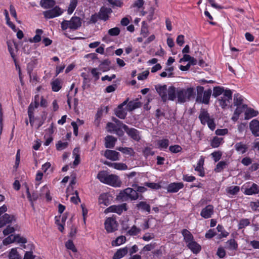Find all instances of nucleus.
Here are the masks:
<instances>
[{"mask_svg":"<svg viewBox=\"0 0 259 259\" xmlns=\"http://www.w3.org/2000/svg\"><path fill=\"white\" fill-rule=\"evenodd\" d=\"M97 178L101 182L114 187H119L121 185V182L118 176L109 174L104 170L99 172Z\"/></svg>","mask_w":259,"mask_h":259,"instance_id":"obj_1","label":"nucleus"},{"mask_svg":"<svg viewBox=\"0 0 259 259\" xmlns=\"http://www.w3.org/2000/svg\"><path fill=\"white\" fill-rule=\"evenodd\" d=\"M155 89L163 102L167 100L174 101L176 99L175 87L170 86L167 88L166 85L157 84L155 86Z\"/></svg>","mask_w":259,"mask_h":259,"instance_id":"obj_2","label":"nucleus"},{"mask_svg":"<svg viewBox=\"0 0 259 259\" xmlns=\"http://www.w3.org/2000/svg\"><path fill=\"white\" fill-rule=\"evenodd\" d=\"M175 96L177 99V102L180 104L189 101L194 98L195 96V91L193 88H176Z\"/></svg>","mask_w":259,"mask_h":259,"instance_id":"obj_3","label":"nucleus"},{"mask_svg":"<svg viewBox=\"0 0 259 259\" xmlns=\"http://www.w3.org/2000/svg\"><path fill=\"white\" fill-rule=\"evenodd\" d=\"M81 25V19L79 17L76 16L72 17L69 21L64 20L61 24V28L63 30L68 28L75 30L79 28Z\"/></svg>","mask_w":259,"mask_h":259,"instance_id":"obj_4","label":"nucleus"},{"mask_svg":"<svg viewBox=\"0 0 259 259\" xmlns=\"http://www.w3.org/2000/svg\"><path fill=\"white\" fill-rule=\"evenodd\" d=\"M140 196L137 191L132 188H127L121 191L118 197L122 201H127L128 199L131 200H136L139 198Z\"/></svg>","mask_w":259,"mask_h":259,"instance_id":"obj_5","label":"nucleus"},{"mask_svg":"<svg viewBox=\"0 0 259 259\" xmlns=\"http://www.w3.org/2000/svg\"><path fill=\"white\" fill-rule=\"evenodd\" d=\"M197 91L196 102L202 103L205 104H208L212 93L211 90L208 89L204 91V88L203 87L198 86L197 88Z\"/></svg>","mask_w":259,"mask_h":259,"instance_id":"obj_6","label":"nucleus"},{"mask_svg":"<svg viewBox=\"0 0 259 259\" xmlns=\"http://www.w3.org/2000/svg\"><path fill=\"white\" fill-rule=\"evenodd\" d=\"M232 100V92L230 90H225L223 96L218 100L220 106L225 108Z\"/></svg>","mask_w":259,"mask_h":259,"instance_id":"obj_7","label":"nucleus"},{"mask_svg":"<svg viewBox=\"0 0 259 259\" xmlns=\"http://www.w3.org/2000/svg\"><path fill=\"white\" fill-rule=\"evenodd\" d=\"M122 128L131 138L136 141L140 140V134L139 131L137 129L135 128H130L125 124L122 125Z\"/></svg>","mask_w":259,"mask_h":259,"instance_id":"obj_8","label":"nucleus"},{"mask_svg":"<svg viewBox=\"0 0 259 259\" xmlns=\"http://www.w3.org/2000/svg\"><path fill=\"white\" fill-rule=\"evenodd\" d=\"M63 11L59 7H55L53 9L44 12V17L47 19H51L61 15Z\"/></svg>","mask_w":259,"mask_h":259,"instance_id":"obj_9","label":"nucleus"},{"mask_svg":"<svg viewBox=\"0 0 259 259\" xmlns=\"http://www.w3.org/2000/svg\"><path fill=\"white\" fill-rule=\"evenodd\" d=\"M104 225L105 229L108 233L113 232L117 230V224L113 218H107L105 222Z\"/></svg>","mask_w":259,"mask_h":259,"instance_id":"obj_10","label":"nucleus"},{"mask_svg":"<svg viewBox=\"0 0 259 259\" xmlns=\"http://www.w3.org/2000/svg\"><path fill=\"white\" fill-rule=\"evenodd\" d=\"M126 204L123 203L121 205L110 206L105 210V212L106 213L113 212L120 214L123 211H126Z\"/></svg>","mask_w":259,"mask_h":259,"instance_id":"obj_11","label":"nucleus"},{"mask_svg":"<svg viewBox=\"0 0 259 259\" xmlns=\"http://www.w3.org/2000/svg\"><path fill=\"white\" fill-rule=\"evenodd\" d=\"M15 221V217L14 215L5 213L0 218V228Z\"/></svg>","mask_w":259,"mask_h":259,"instance_id":"obj_12","label":"nucleus"},{"mask_svg":"<svg viewBox=\"0 0 259 259\" xmlns=\"http://www.w3.org/2000/svg\"><path fill=\"white\" fill-rule=\"evenodd\" d=\"M104 156L108 159L112 161L119 160L120 154L119 152L112 150H106L104 153Z\"/></svg>","mask_w":259,"mask_h":259,"instance_id":"obj_13","label":"nucleus"},{"mask_svg":"<svg viewBox=\"0 0 259 259\" xmlns=\"http://www.w3.org/2000/svg\"><path fill=\"white\" fill-rule=\"evenodd\" d=\"M213 213V206L211 205H208L202 209L200 215L204 219H208L211 217Z\"/></svg>","mask_w":259,"mask_h":259,"instance_id":"obj_14","label":"nucleus"},{"mask_svg":"<svg viewBox=\"0 0 259 259\" xmlns=\"http://www.w3.org/2000/svg\"><path fill=\"white\" fill-rule=\"evenodd\" d=\"M184 184L182 183H172L169 184L167 187V190L168 192L176 193L182 189Z\"/></svg>","mask_w":259,"mask_h":259,"instance_id":"obj_15","label":"nucleus"},{"mask_svg":"<svg viewBox=\"0 0 259 259\" xmlns=\"http://www.w3.org/2000/svg\"><path fill=\"white\" fill-rule=\"evenodd\" d=\"M105 165L109 166V167H111L114 168V169L122 170H126L127 169V166L123 163H116V162H111L109 161H106L104 163Z\"/></svg>","mask_w":259,"mask_h":259,"instance_id":"obj_16","label":"nucleus"},{"mask_svg":"<svg viewBox=\"0 0 259 259\" xmlns=\"http://www.w3.org/2000/svg\"><path fill=\"white\" fill-rule=\"evenodd\" d=\"M249 127L254 136H259V121L257 120H252L249 123Z\"/></svg>","mask_w":259,"mask_h":259,"instance_id":"obj_17","label":"nucleus"},{"mask_svg":"<svg viewBox=\"0 0 259 259\" xmlns=\"http://www.w3.org/2000/svg\"><path fill=\"white\" fill-rule=\"evenodd\" d=\"M201 123L205 125L211 118L207 111L204 109H201L199 115Z\"/></svg>","mask_w":259,"mask_h":259,"instance_id":"obj_18","label":"nucleus"},{"mask_svg":"<svg viewBox=\"0 0 259 259\" xmlns=\"http://www.w3.org/2000/svg\"><path fill=\"white\" fill-rule=\"evenodd\" d=\"M111 12V10L107 8L102 7L98 14L99 18L104 21L109 19V14Z\"/></svg>","mask_w":259,"mask_h":259,"instance_id":"obj_19","label":"nucleus"},{"mask_svg":"<svg viewBox=\"0 0 259 259\" xmlns=\"http://www.w3.org/2000/svg\"><path fill=\"white\" fill-rule=\"evenodd\" d=\"M235 149L239 154H244L248 150V146L243 142L236 143L234 145Z\"/></svg>","mask_w":259,"mask_h":259,"instance_id":"obj_20","label":"nucleus"},{"mask_svg":"<svg viewBox=\"0 0 259 259\" xmlns=\"http://www.w3.org/2000/svg\"><path fill=\"white\" fill-rule=\"evenodd\" d=\"M117 141L116 138L112 136H107L105 138V146L107 148H113Z\"/></svg>","mask_w":259,"mask_h":259,"instance_id":"obj_21","label":"nucleus"},{"mask_svg":"<svg viewBox=\"0 0 259 259\" xmlns=\"http://www.w3.org/2000/svg\"><path fill=\"white\" fill-rule=\"evenodd\" d=\"M187 246L195 254L198 253L201 250L200 245L194 240L188 243Z\"/></svg>","mask_w":259,"mask_h":259,"instance_id":"obj_22","label":"nucleus"},{"mask_svg":"<svg viewBox=\"0 0 259 259\" xmlns=\"http://www.w3.org/2000/svg\"><path fill=\"white\" fill-rule=\"evenodd\" d=\"M39 196L40 197L45 196L48 201L52 200V197L50 194V190L48 186L45 185L41 188Z\"/></svg>","mask_w":259,"mask_h":259,"instance_id":"obj_23","label":"nucleus"},{"mask_svg":"<svg viewBox=\"0 0 259 259\" xmlns=\"http://www.w3.org/2000/svg\"><path fill=\"white\" fill-rule=\"evenodd\" d=\"M128 252L127 247H124L118 249L116 252L114 253L113 259H120L125 256Z\"/></svg>","mask_w":259,"mask_h":259,"instance_id":"obj_24","label":"nucleus"},{"mask_svg":"<svg viewBox=\"0 0 259 259\" xmlns=\"http://www.w3.org/2000/svg\"><path fill=\"white\" fill-rule=\"evenodd\" d=\"M204 160V159L201 157L198 161L197 166L195 168V170L199 172V176L203 177L204 176V171L203 169V164Z\"/></svg>","mask_w":259,"mask_h":259,"instance_id":"obj_25","label":"nucleus"},{"mask_svg":"<svg viewBox=\"0 0 259 259\" xmlns=\"http://www.w3.org/2000/svg\"><path fill=\"white\" fill-rule=\"evenodd\" d=\"M7 44L8 46V51L11 55V56L14 60V62H16V58H15V54L14 53V50L13 48V46H15V48L17 49V45L14 42L12 41L11 40H8L7 41Z\"/></svg>","mask_w":259,"mask_h":259,"instance_id":"obj_26","label":"nucleus"},{"mask_svg":"<svg viewBox=\"0 0 259 259\" xmlns=\"http://www.w3.org/2000/svg\"><path fill=\"white\" fill-rule=\"evenodd\" d=\"M225 247L230 250H236L238 248V244L234 239H231L226 242Z\"/></svg>","mask_w":259,"mask_h":259,"instance_id":"obj_27","label":"nucleus"},{"mask_svg":"<svg viewBox=\"0 0 259 259\" xmlns=\"http://www.w3.org/2000/svg\"><path fill=\"white\" fill-rule=\"evenodd\" d=\"M259 192V189L257 185L253 183L252 186L248 188H246L244 193L248 195H251L254 194H257Z\"/></svg>","mask_w":259,"mask_h":259,"instance_id":"obj_28","label":"nucleus"},{"mask_svg":"<svg viewBox=\"0 0 259 259\" xmlns=\"http://www.w3.org/2000/svg\"><path fill=\"white\" fill-rule=\"evenodd\" d=\"M182 234L184 237V239L185 242L187 244L194 240L193 236L190 231L186 229H184L182 231Z\"/></svg>","mask_w":259,"mask_h":259,"instance_id":"obj_29","label":"nucleus"},{"mask_svg":"<svg viewBox=\"0 0 259 259\" xmlns=\"http://www.w3.org/2000/svg\"><path fill=\"white\" fill-rule=\"evenodd\" d=\"M227 194L230 196L237 194L240 191V187L238 186H231L226 189Z\"/></svg>","mask_w":259,"mask_h":259,"instance_id":"obj_30","label":"nucleus"},{"mask_svg":"<svg viewBox=\"0 0 259 259\" xmlns=\"http://www.w3.org/2000/svg\"><path fill=\"white\" fill-rule=\"evenodd\" d=\"M40 5L44 9H50L55 5L54 0H41Z\"/></svg>","mask_w":259,"mask_h":259,"instance_id":"obj_31","label":"nucleus"},{"mask_svg":"<svg viewBox=\"0 0 259 259\" xmlns=\"http://www.w3.org/2000/svg\"><path fill=\"white\" fill-rule=\"evenodd\" d=\"M116 149L120 152H121L122 153L129 155L132 156H134L135 154V152L134 150V149L132 148L131 147H117Z\"/></svg>","mask_w":259,"mask_h":259,"instance_id":"obj_32","label":"nucleus"},{"mask_svg":"<svg viewBox=\"0 0 259 259\" xmlns=\"http://www.w3.org/2000/svg\"><path fill=\"white\" fill-rule=\"evenodd\" d=\"M258 114V112L257 111L254 110L253 109L251 108H247L245 112V118L246 119L251 118L257 116Z\"/></svg>","mask_w":259,"mask_h":259,"instance_id":"obj_33","label":"nucleus"},{"mask_svg":"<svg viewBox=\"0 0 259 259\" xmlns=\"http://www.w3.org/2000/svg\"><path fill=\"white\" fill-rule=\"evenodd\" d=\"M217 229L219 232H220V234L217 235V238L218 239H220L223 237H226L228 236L229 233L224 230V227L222 226L218 225L217 227Z\"/></svg>","mask_w":259,"mask_h":259,"instance_id":"obj_34","label":"nucleus"},{"mask_svg":"<svg viewBox=\"0 0 259 259\" xmlns=\"http://www.w3.org/2000/svg\"><path fill=\"white\" fill-rule=\"evenodd\" d=\"M43 31L41 29H37L35 31L36 34L32 38L29 39L31 42H38L41 40V35L42 34Z\"/></svg>","mask_w":259,"mask_h":259,"instance_id":"obj_35","label":"nucleus"},{"mask_svg":"<svg viewBox=\"0 0 259 259\" xmlns=\"http://www.w3.org/2000/svg\"><path fill=\"white\" fill-rule=\"evenodd\" d=\"M138 209H141L143 210L146 211L148 212H150V206L146 202L141 201L136 205Z\"/></svg>","mask_w":259,"mask_h":259,"instance_id":"obj_36","label":"nucleus"},{"mask_svg":"<svg viewBox=\"0 0 259 259\" xmlns=\"http://www.w3.org/2000/svg\"><path fill=\"white\" fill-rule=\"evenodd\" d=\"M115 114L119 118L124 119L126 115V112L123 108L118 106L115 110Z\"/></svg>","mask_w":259,"mask_h":259,"instance_id":"obj_37","label":"nucleus"},{"mask_svg":"<svg viewBox=\"0 0 259 259\" xmlns=\"http://www.w3.org/2000/svg\"><path fill=\"white\" fill-rule=\"evenodd\" d=\"M127 106L128 110L132 111L136 108L140 107L141 106V103L139 102L132 101L128 102Z\"/></svg>","mask_w":259,"mask_h":259,"instance_id":"obj_38","label":"nucleus"},{"mask_svg":"<svg viewBox=\"0 0 259 259\" xmlns=\"http://www.w3.org/2000/svg\"><path fill=\"white\" fill-rule=\"evenodd\" d=\"M26 193H27V198H28L29 201H31V206L33 207V202L36 201L38 199V195L35 193H32V194L31 195L28 188H27Z\"/></svg>","mask_w":259,"mask_h":259,"instance_id":"obj_39","label":"nucleus"},{"mask_svg":"<svg viewBox=\"0 0 259 259\" xmlns=\"http://www.w3.org/2000/svg\"><path fill=\"white\" fill-rule=\"evenodd\" d=\"M223 139L222 138L214 137L211 141V146L213 148H217L223 142Z\"/></svg>","mask_w":259,"mask_h":259,"instance_id":"obj_40","label":"nucleus"},{"mask_svg":"<svg viewBox=\"0 0 259 259\" xmlns=\"http://www.w3.org/2000/svg\"><path fill=\"white\" fill-rule=\"evenodd\" d=\"M157 144L159 148L166 149L169 145V141L166 139L158 140Z\"/></svg>","mask_w":259,"mask_h":259,"instance_id":"obj_41","label":"nucleus"},{"mask_svg":"<svg viewBox=\"0 0 259 259\" xmlns=\"http://www.w3.org/2000/svg\"><path fill=\"white\" fill-rule=\"evenodd\" d=\"M125 241L126 237L123 236H120L117 237L115 240L112 241V246H119L124 243Z\"/></svg>","mask_w":259,"mask_h":259,"instance_id":"obj_42","label":"nucleus"},{"mask_svg":"<svg viewBox=\"0 0 259 259\" xmlns=\"http://www.w3.org/2000/svg\"><path fill=\"white\" fill-rule=\"evenodd\" d=\"M10 259H21V257L18 253L16 248H12L9 253Z\"/></svg>","mask_w":259,"mask_h":259,"instance_id":"obj_43","label":"nucleus"},{"mask_svg":"<svg viewBox=\"0 0 259 259\" xmlns=\"http://www.w3.org/2000/svg\"><path fill=\"white\" fill-rule=\"evenodd\" d=\"M243 97L238 94L234 95V104L235 106H240L243 102Z\"/></svg>","mask_w":259,"mask_h":259,"instance_id":"obj_44","label":"nucleus"},{"mask_svg":"<svg viewBox=\"0 0 259 259\" xmlns=\"http://www.w3.org/2000/svg\"><path fill=\"white\" fill-rule=\"evenodd\" d=\"M224 88L220 87H215L213 89L212 96L217 97L224 93Z\"/></svg>","mask_w":259,"mask_h":259,"instance_id":"obj_45","label":"nucleus"},{"mask_svg":"<svg viewBox=\"0 0 259 259\" xmlns=\"http://www.w3.org/2000/svg\"><path fill=\"white\" fill-rule=\"evenodd\" d=\"M109 65L110 62L108 60H105L99 65V68L104 72L107 71L110 69Z\"/></svg>","mask_w":259,"mask_h":259,"instance_id":"obj_46","label":"nucleus"},{"mask_svg":"<svg viewBox=\"0 0 259 259\" xmlns=\"http://www.w3.org/2000/svg\"><path fill=\"white\" fill-rule=\"evenodd\" d=\"M51 84L52 90L54 92H58L61 88V82L58 79H56Z\"/></svg>","mask_w":259,"mask_h":259,"instance_id":"obj_47","label":"nucleus"},{"mask_svg":"<svg viewBox=\"0 0 259 259\" xmlns=\"http://www.w3.org/2000/svg\"><path fill=\"white\" fill-rule=\"evenodd\" d=\"M227 165V163L225 161L219 162L217 164L216 167L214 168L215 172H220L226 167Z\"/></svg>","mask_w":259,"mask_h":259,"instance_id":"obj_48","label":"nucleus"},{"mask_svg":"<svg viewBox=\"0 0 259 259\" xmlns=\"http://www.w3.org/2000/svg\"><path fill=\"white\" fill-rule=\"evenodd\" d=\"M77 4V0H71L68 9V13L71 14L73 13Z\"/></svg>","mask_w":259,"mask_h":259,"instance_id":"obj_49","label":"nucleus"},{"mask_svg":"<svg viewBox=\"0 0 259 259\" xmlns=\"http://www.w3.org/2000/svg\"><path fill=\"white\" fill-rule=\"evenodd\" d=\"M140 229L136 226H133L128 231L127 233L131 236L136 235L140 232Z\"/></svg>","mask_w":259,"mask_h":259,"instance_id":"obj_50","label":"nucleus"},{"mask_svg":"<svg viewBox=\"0 0 259 259\" xmlns=\"http://www.w3.org/2000/svg\"><path fill=\"white\" fill-rule=\"evenodd\" d=\"M169 151L173 153H177L182 150V148L178 145L170 146L169 147Z\"/></svg>","mask_w":259,"mask_h":259,"instance_id":"obj_51","label":"nucleus"},{"mask_svg":"<svg viewBox=\"0 0 259 259\" xmlns=\"http://www.w3.org/2000/svg\"><path fill=\"white\" fill-rule=\"evenodd\" d=\"M250 224L249 220L247 219H241L239 223V229H242L248 226Z\"/></svg>","mask_w":259,"mask_h":259,"instance_id":"obj_52","label":"nucleus"},{"mask_svg":"<svg viewBox=\"0 0 259 259\" xmlns=\"http://www.w3.org/2000/svg\"><path fill=\"white\" fill-rule=\"evenodd\" d=\"M107 130L109 132H117V127L114 123L108 122L107 124Z\"/></svg>","mask_w":259,"mask_h":259,"instance_id":"obj_53","label":"nucleus"},{"mask_svg":"<svg viewBox=\"0 0 259 259\" xmlns=\"http://www.w3.org/2000/svg\"><path fill=\"white\" fill-rule=\"evenodd\" d=\"M65 246L67 249L71 250L73 252L77 251V250H76L72 241H71L70 240H68L66 242Z\"/></svg>","mask_w":259,"mask_h":259,"instance_id":"obj_54","label":"nucleus"},{"mask_svg":"<svg viewBox=\"0 0 259 259\" xmlns=\"http://www.w3.org/2000/svg\"><path fill=\"white\" fill-rule=\"evenodd\" d=\"M120 31L119 28L116 27L109 29L108 33L111 36H117L119 34Z\"/></svg>","mask_w":259,"mask_h":259,"instance_id":"obj_55","label":"nucleus"},{"mask_svg":"<svg viewBox=\"0 0 259 259\" xmlns=\"http://www.w3.org/2000/svg\"><path fill=\"white\" fill-rule=\"evenodd\" d=\"M68 146V143L62 142L61 141H59L57 144H56V148L58 150L61 151L64 149H65Z\"/></svg>","mask_w":259,"mask_h":259,"instance_id":"obj_56","label":"nucleus"},{"mask_svg":"<svg viewBox=\"0 0 259 259\" xmlns=\"http://www.w3.org/2000/svg\"><path fill=\"white\" fill-rule=\"evenodd\" d=\"M15 235H11L3 240L4 245H8L15 242Z\"/></svg>","mask_w":259,"mask_h":259,"instance_id":"obj_57","label":"nucleus"},{"mask_svg":"<svg viewBox=\"0 0 259 259\" xmlns=\"http://www.w3.org/2000/svg\"><path fill=\"white\" fill-rule=\"evenodd\" d=\"M132 187L135 189V190L137 191V192L143 193L147 190V188L145 187L138 186L136 184H132Z\"/></svg>","mask_w":259,"mask_h":259,"instance_id":"obj_58","label":"nucleus"},{"mask_svg":"<svg viewBox=\"0 0 259 259\" xmlns=\"http://www.w3.org/2000/svg\"><path fill=\"white\" fill-rule=\"evenodd\" d=\"M15 242L23 244L27 242V240L25 238L21 237L19 235H15Z\"/></svg>","mask_w":259,"mask_h":259,"instance_id":"obj_59","label":"nucleus"},{"mask_svg":"<svg viewBox=\"0 0 259 259\" xmlns=\"http://www.w3.org/2000/svg\"><path fill=\"white\" fill-rule=\"evenodd\" d=\"M155 9L153 7H150L148 10L147 16V20L151 21L153 19V16L154 13Z\"/></svg>","mask_w":259,"mask_h":259,"instance_id":"obj_60","label":"nucleus"},{"mask_svg":"<svg viewBox=\"0 0 259 259\" xmlns=\"http://www.w3.org/2000/svg\"><path fill=\"white\" fill-rule=\"evenodd\" d=\"M145 185L149 188L154 189H158L160 188V186L155 183H145Z\"/></svg>","mask_w":259,"mask_h":259,"instance_id":"obj_61","label":"nucleus"},{"mask_svg":"<svg viewBox=\"0 0 259 259\" xmlns=\"http://www.w3.org/2000/svg\"><path fill=\"white\" fill-rule=\"evenodd\" d=\"M15 231V229L14 227H11L10 226H8L6 229H5L3 231V234L4 235H8L9 234L13 233Z\"/></svg>","mask_w":259,"mask_h":259,"instance_id":"obj_62","label":"nucleus"},{"mask_svg":"<svg viewBox=\"0 0 259 259\" xmlns=\"http://www.w3.org/2000/svg\"><path fill=\"white\" fill-rule=\"evenodd\" d=\"M149 74V72L148 70H145L142 73L139 74L138 76V79L139 80H144L148 77Z\"/></svg>","mask_w":259,"mask_h":259,"instance_id":"obj_63","label":"nucleus"},{"mask_svg":"<svg viewBox=\"0 0 259 259\" xmlns=\"http://www.w3.org/2000/svg\"><path fill=\"white\" fill-rule=\"evenodd\" d=\"M216 235V232L214 229H209L205 234V237L208 239H210Z\"/></svg>","mask_w":259,"mask_h":259,"instance_id":"obj_64","label":"nucleus"}]
</instances>
